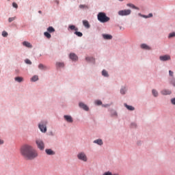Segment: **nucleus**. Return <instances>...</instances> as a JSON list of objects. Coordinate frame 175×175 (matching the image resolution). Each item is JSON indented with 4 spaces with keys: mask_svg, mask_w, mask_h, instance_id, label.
<instances>
[{
    "mask_svg": "<svg viewBox=\"0 0 175 175\" xmlns=\"http://www.w3.org/2000/svg\"><path fill=\"white\" fill-rule=\"evenodd\" d=\"M21 154L24 158L29 160L35 159L38 157V151L28 144L21 148Z\"/></svg>",
    "mask_w": 175,
    "mask_h": 175,
    "instance_id": "1",
    "label": "nucleus"
},
{
    "mask_svg": "<svg viewBox=\"0 0 175 175\" xmlns=\"http://www.w3.org/2000/svg\"><path fill=\"white\" fill-rule=\"evenodd\" d=\"M97 18L100 23H107V21H110V18L106 16L105 12H99L97 15Z\"/></svg>",
    "mask_w": 175,
    "mask_h": 175,
    "instance_id": "2",
    "label": "nucleus"
},
{
    "mask_svg": "<svg viewBox=\"0 0 175 175\" xmlns=\"http://www.w3.org/2000/svg\"><path fill=\"white\" fill-rule=\"evenodd\" d=\"M46 125H47V122H41L38 125L40 130L44 133L47 132V126Z\"/></svg>",
    "mask_w": 175,
    "mask_h": 175,
    "instance_id": "3",
    "label": "nucleus"
},
{
    "mask_svg": "<svg viewBox=\"0 0 175 175\" xmlns=\"http://www.w3.org/2000/svg\"><path fill=\"white\" fill-rule=\"evenodd\" d=\"M77 158L79 159V161H82L83 162H87V161H88L87 155L83 152L78 153Z\"/></svg>",
    "mask_w": 175,
    "mask_h": 175,
    "instance_id": "4",
    "label": "nucleus"
},
{
    "mask_svg": "<svg viewBox=\"0 0 175 175\" xmlns=\"http://www.w3.org/2000/svg\"><path fill=\"white\" fill-rule=\"evenodd\" d=\"M36 143L39 150H41V151H43V150H44V142H43L42 139H36Z\"/></svg>",
    "mask_w": 175,
    "mask_h": 175,
    "instance_id": "5",
    "label": "nucleus"
},
{
    "mask_svg": "<svg viewBox=\"0 0 175 175\" xmlns=\"http://www.w3.org/2000/svg\"><path fill=\"white\" fill-rule=\"evenodd\" d=\"M132 13L131 10H123L118 12L119 16H129Z\"/></svg>",
    "mask_w": 175,
    "mask_h": 175,
    "instance_id": "6",
    "label": "nucleus"
},
{
    "mask_svg": "<svg viewBox=\"0 0 175 175\" xmlns=\"http://www.w3.org/2000/svg\"><path fill=\"white\" fill-rule=\"evenodd\" d=\"M170 55H165L163 56H160L159 59L161 61H170Z\"/></svg>",
    "mask_w": 175,
    "mask_h": 175,
    "instance_id": "7",
    "label": "nucleus"
},
{
    "mask_svg": "<svg viewBox=\"0 0 175 175\" xmlns=\"http://www.w3.org/2000/svg\"><path fill=\"white\" fill-rule=\"evenodd\" d=\"M64 119L66 120V121H67V122H73V118L70 116L65 115Z\"/></svg>",
    "mask_w": 175,
    "mask_h": 175,
    "instance_id": "8",
    "label": "nucleus"
},
{
    "mask_svg": "<svg viewBox=\"0 0 175 175\" xmlns=\"http://www.w3.org/2000/svg\"><path fill=\"white\" fill-rule=\"evenodd\" d=\"M70 59H72V61H77V59H79V57H77V55H76V54L70 53Z\"/></svg>",
    "mask_w": 175,
    "mask_h": 175,
    "instance_id": "9",
    "label": "nucleus"
},
{
    "mask_svg": "<svg viewBox=\"0 0 175 175\" xmlns=\"http://www.w3.org/2000/svg\"><path fill=\"white\" fill-rule=\"evenodd\" d=\"M79 107H81V109H83V110H85V111H88L89 110L88 107L83 103H79Z\"/></svg>",
    "mask_w": 175,
    "mask_h": 175,
    "instance_id": "10",
    "label": "nucleus"
},
{
    "mask_svg": "<svg viewBox=\"0 0 175 175\" xmlns=\"http://www.w3.org/2000/svg\"><path fill=\"white\" fill-rule=\"evenodd\" d=\"M103 38L104 39H105L106 40H110L113 39V36H111L110 34H103Z\"/></svg>",
    "mask_w": 175,
    "mask_h": 175,
    "instance_id": "11",
    "label": "nucleus"
},
{
    "mask_svg": "<svg viewBox=\"0 0 175 175\" xmlns=\"http://www.w3.org/2000/svg\"><path fill=\"white\" fill-rule=\"evenodd\" d=\"M161 94H162V95H170V94H172V91L169 90H163L161 92Z\"/></svg>",
    "mask_w": 175,
    "mask_h": 175,
    "instance_id": "12",
    "label": "nucleus"
},
{
    "mask_svg": "<svg viewBox=\"0 0 175 175\" xmlns=\"http://www.w3.org/2000/svg\"><path fill=\"white\" fill-rule=\"evenodd\" d=\"M23 46H25V47H28L29 49H32V44H31V43H29V42L27 41H24L23 42Z\"/></svg>",
    "mask_w": 175,
    "mask_h": 175,
    "instance_id": "13",
    "label": "nucleus"
},
{
    "mask_svg": "<svg viewBox=\"0 0 175 175\" xmlns=\"http://www.w3.org/2000/svg\"><path fill=\"white\" fill-rule=\"evenodd\" d=\"M45 152H46L47 155H54L55 154L51 149H46Z\"/></svg>",
    "mask_w": 175,
    "mask_h": 175,
    "instance_id": "14",
    "label": "nucleus"
},
{
    "mask_svg": "<svg viewBox=\"0 0 175 175\" xmlns=\"http://www.w3.org/2000/svg\"><path fill=\"white\" fill-rule=\"evenodd\" d=\"M93 143H95L96 144H98V146H102L103 144V141L102 139H96L93 142Z\"/></svg>",
    "mask_w": 175,
    "mask_h": 175,
    "instance_id": "15",
    "label": "nucleus"
},
{
    "mask_svg": "<svg viewBox=\"0 0 175 175\" xmlns=\"http://www.w3.org/2000/svg\"><path fill=\"white\" fill-rule=\"evenodd\" d=\"M15 81H17L18 83H21L22 81H24V78L21 77H16L14 78Z\"/></svg>",
    "mask_w": 175,
    "mask_h": 175,
    "instance_id": "16",
    "label": "nucleus"
},
{
    "mask_svg": "<svg viewBox=\"0 0 175 175\" xmlns=\"http://www.w3.org/2000/svg\"><path fill=\"white\" fill-rule=\"evenodd\" d=\"M68 29H71V31H79V28L76 27L75 25H70L68 27Z\"/></svg>",
    "mask_w": 175,
    "mask_h": 175,
    "instance_id": "17",
    "label": "nucleus"
},
{
    "mask_svg": "<svg viewBox=\"0 0 175 175\" xmlns=\"http://www.w3.org/2000/svg\"><path fill=\"white\" fill-rule=\"evenodd\" d=\"M83 24L85 28H90V23L88 22V21H83Z\"/></svg>",
    "mask_w": 175,
    "mask_h": 175,
    "instance_id": "18",
    "label": "nucleus"
},
{
    "mask_svg": "<svg viewBox=\"0 0 175 175\" xmlns=\"http://www.w3.org/2000/svg\"><path fill=\"white\" fill-rule=\"evenodd\" d=\"M142 49H144L145 50H150L151 48H150V46H148L147 44H142L141 45Z\"/></svg>",
    "mask_w": 175,
    "mask_h": 175,
    "instance_id": "19",
    "label": "nucleus"
},
{
    "mask_svg": "<svg viewBox=\"0 0 175 175\" xmlns=\"http://www.w3.org/2000/svg\"><path fill=\"white\" fill-rule=\"evenodd\" d=\"M124 106H125V107H126V109H128V110H130V111H133V110H135V107H132V106H131V105H126V104H124Z\"/></svg>",
    "mask_w": 175,
    "mask_h": 175,
    "instance_id": "20",
    "label": "nucleus"
},
{
    "mask_svg": "<svg viewBox=\"0 0 175 175\" xmlns=\"http://www.w3.org/2000/svg\"><path fill=\"white\" fill-rule=\"evenodd\" d=\"M47 31L48 32H49L50 33H53V32H55V29H54V27H49L47 28Z\"/></svg>",
    "mask_w": 175,
    "mask_h": 175,
    "instance_id": "21",
    "label": "nucleus"
},
{
    "mask_svg": "<svg viewBox=\"0 0 175 175\" xmlns=\"http://www.w3.org/2000/svg\"><path fill=\"white\" fill-rule=\"evenodd\" d=\"M44 35L46 38H47V39H51V34H50V33L45 31L44 33Z\"/></svg>",
    "mask_w": 175,
    "mask_h": 175,
    "instance_id": "22",
    "label": "nucleus"
},
{
    "mask_svg": "<svg viewBox=\"0 0 175 175\" xmlns=\"http://www.w3.org/2000/svg\"><path fill=\"white\" fill-rule=\"evenodd\" d=\"M102 75L104 76V77H109V73H107V71L106 70H103Z\"/></svg>",
    "mask_w": 175,
    "mask_h": 175,
    "instance_id": "23",
    "label": "nucleus"
},
{
    "mask_svg": "<svg viewBox=\"0 0 175 175\" xmlns=\"http://www.w3.org/2000/svg\"><path fill=\"white\" fill-rule=\"evenodd\" d=\"M127 6H129V8H132L133 9L139 10V8H137V7L135 6V5H133L132 3H128Z\"/></svg>",
    "mask_w": 175,
    "mask_h": 175,
    "instance_id": "24",
    "label": "nucleus"
},
{
    "mask_svg": "<svg viewBox=\"0 0 175 175\" xmlns=\"http://www.w3.org/2000/svg\"><path fill=\"white\" fill-rule=\"evenodd\" d=\"M75 34L77 35V36H79V38H81V36H83V33L80 31H75Z\"/></svg>",
    "mask_w": 175,
    "mask_h": 175,
    "instance_id": "25",
    "label": "nucleus"
},
{
    "mask_svg": "<svg viewBox=\"0 0 175 175\" xmlns=\"http://www.w3.org/2000/svg\"><path fill=\"white\" fill-rule=\"evenodd\" d=\"M152 94L153 96H154L155 97L158 96V91H157L155 89H153L152 90Z\"/></svg>",
    "mask_w": 175,
    "mask_h": 175,
    "instance_id": "26",
    "label": "nucleus"
},
{
    "mask_svg": "<svg viewBox=\"0 0 175 175\" xmlns=\"http://www.w3.org/2000/svg\"><path fill=\"white\" fill-rule=\"evenodd\" d=\"M38 80H39V77L37 75H34L31 78V81H38Z\"/></svg>",
    "mask_w": 175,
    "mask_h": 175,
    "instance_id": "27",
    "label": "nucleus"
},
{
    "mask_svg": "<svg viewBox=\"0 0 175 175\" xmlns=\"http://www.w3.org/2000/svg\"><path fill=\"white\" fill-rule=\"evenodd\" d=\"M126 91V88H122L120 90V94H122V95H124V94H125Z\"/></svg>",
    "mask_w": 175,
    "mask_h": 175,
    "instance_id": "28",
    "label": "nucleus"
},
{
    "mask_svg": "<svg viewBox=\"0 0 175 175\" xmlns=\"http://www.w3.org/2000/svg\"><path fill=\"white\" fill-rule=\"evenodd\" d=\"M38 68L39 69L43 70V69H46V66H44L43 64H40L38 65Z\"/></svg>",
    "mask_w": 175,
    "mask_h": 175,
    "instance_id": "29",
    "label": "nucleus"
},
{
    "mask_svg": "<svg viewBox=\"0 0 175 175\" xmlns=\"http://www.w3.org/2000/svg\"><path fill=\"white\" fill-rule=\"evenodd\" d=\"M169 38H175V32L170 33L168 36Z\"/></svg>",
    "mask_w": 175,
    "mask_h": 175,
    "instance_id": "30",
    "label": "nucleus"
},
{
    "mask_svg": "<svg viewBox=\"0 0 175 175\" xmlns=\"http://www.w3.org/2000/svg\"><path fill=\"white\" fill-rule=\"evenodd\" d=\"M57 66H58L59 68H64V63H57L56 64Z\"/></svg>",
    "mask_w": 175,
    "mask_h": 175,
    "instance_id": "31",
    "label": "nucleus"
},
{
    "mask_svg": "<svg viewBox=\"0 0 175 175\" xmlns=\"http://www.w3.org/2000/svg\"><path fill=\"white\" fill-rule=\"evenodd\" d=\"M143 17L144 18H150V17H152V14H149L148 16L144 15Z\"/></svg>",
    "mask_w": 175,
    "mask_h": 175,
    "instance_id": "32",
    "label": "nucleus"
},
{
    "mask_svg": "<svg viewBox=\"0 0 175 175\" xmlns=\"http://www.w3.org/2000/svg\"><path fill=\"white\" fill-rule=\"evenodd\" d=\"M25 64H27L28 65H31L32 64V62L31 60L27 59L25 60Z\"/></svg>",
    "mask_w": 175,
    "mask_h": 175,
    "instance_id": "33",
    "label": "nucleus"
},
{
    "mask_svg": "<svg viewBox=\"0 0 175 175\" xmlns=\"http://www.w3.org/2000/svg\"><path fill=\"white\" fill-rule=\"evenodd\" d=\"M2 36H3L4 38H6L8 36V32H6L5 31H3L2 32Z\"/></svg>",
    "mask_w": 175,
    "mask_h": 175,
    "instance_id": "34",
    "label": "nucleus"
},
{
    "mask_svg": "<svg viewBox=\"0 0 175 175\" xmlns=\"http://www.w3.org/2000/svg\"><path fill=\"white\" fill-rule=\"evenodd\" d=\"M15 18H16V16L12 17V18H8L9 23H12V21H14V19H15Z\"/></svg>",
    "mask_w": 175,
    "mask_h": 175,
    "instance_id": "35",
    "label": "nucleus"
},
{
    "mask_svg": "<svg viewBox=\"0 0 175 175\" xmlns=\"http://www.w3.org/2000/svg\"><path fill=\"white\" fill-rule=\"evenodd\" d=\"M96 105H97L98 106H100V105H102V101L100 100H96L95 101Z\"/></svg>",
    "mask_w": 175,
    "mask_h": 175,
    "instance_id": "36",
    "label": "nucleus"
},
{
    "mask_svg": "<svg viewBox=\"0 0 175 175\" xmlns=\"http://www.w3.org/2000/svg\"><path fill=\"white\" fill-rule=\"evenodd\" d=\"M13 8H15V9H17L18 8V5H17L15 2L12 3Z\"/></svg>",
    "mask_w": 175,
    "mask_h": 175,
    "instance_id": "37",
    "label": "nucleus"
},
{
    "mask_svg": "<svg viewBox=\"0 0 175 175\" xmlns=\"http://www.w3.org/2000/svg\"><path fill=\"white\" fill-rule=\"evenodd\" d=\"M171 84H172V85H174V87H175V79H173L171 81Z\"/></svg>",
    "mask_w": 175,
    "mask_h": 175,
    "instance_id": "38",
    "label": "nucleus"
},
{
    "mask_svg": "<svg viewBox=\"0 0 175 175\" xmlns=\"http://www.w3.org/2000/svg\"><path fill=\"white\" fill-rule=\"evenodd\" d=\"M171 103L172 105H175V98L171 99Z\"/></svg>",
    "mask_w": 175,
    "mask_h": 175,
    "instance_id": "39",
    "label": "nucleus"
},
{
    "mask_svg": "<svg viewBox=\"0 0 175 175\" xmlns=\"http://www.w3.org/2000/svg\"><path fill=\"white\" fill-rule=\"evenodd\" d=\"M92 59H94L92 57H86V61H92Z\"/></svg>",
    "mask_w": 175,
    "mask_h": 175,
    "instance_id": "40",
    "label": "nucleus"
},
{
    "mask_svg": "<svg viewBox=\"0 0 175 175\" xmlns=\"http://www.w3.org/2000/svg\"><path fill=\"white\" fill-rule=\"evenodd\" d=\"M169 75H170V76L173 77V71L170 70L169 71Z\"/></svg>",
    "mask_w": 175,
    "mask_h": 175,
    "instance_id": "41",
    "label": "nucleus"
},
{
    "mask_svg": "<svg viewBox=\"0 0 175 175\" xmlns=\"http://www.w3.org/2000/svg\"><path fill=\"white\" fill-rule=\"evenodd\" d=\"M79 8H80L81 9H83V8H85V5H79Z\"/></svg>",
    "mask_w": 175,
    "mask_h": 175,
    "instance_id": "42",
    "label": "nucleus"
},
{
    "mask_svg": "<svg viewBox=\"0 0 175 175\" xmlns=\"http://www.w3.org/2000/svg\"><path fill=\"white\" fill-rule=\"evenodd\" d=\"M0 144H3V141L0 139Z\"/></svg>",
    "mask_w": 175,
    "mask_h": 175,
    "instance_id": "43",
    "label": "nucleus"
},
{
    "mask_svg": "<svg viewBox=\"0 0 175 175\" xmlns=\"http://www.w3.org/2000/svg\"><path fill=\"white\" fill-rule=\"evenodd\" d=\"M38 13L42 14V11H39Z\"/></svg>",
    "mask_w": 175,
    "mask_h": 175,
    "instance_id": "44",
    "label": "nucleus"
},
{
    "mask_svg": "<svg viewBox=\"0 0 175 175\" xmlns=\"http://www.w3.org/2000/svg\"><path fill=\"white\" fill-rule=\"evenodd\" d=\"M132 125H135V124H132Z\"/></svg>",
    "mask_w": 175,
    "mask_h": 175,
    "instance_id": "45",
    "label": "nucleus"
},
{
    "mask_svg": "<svg viewBox=\"0 0 175 175\" xmlns=\"http://www.w3.org/2000/svg\"><path fill=\"white\" fill-rule=\"evenodd\" d=\"M120 1H124V0H120Z\"/></svg>",
    "mask_w": 175,
    "mask_h": 175,
    "instance_id": "46",
    "label": "nucleus"
}]
</instances>
